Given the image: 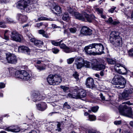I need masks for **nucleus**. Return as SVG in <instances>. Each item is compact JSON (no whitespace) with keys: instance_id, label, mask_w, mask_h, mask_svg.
<instances>
[{"instance_id":"obj_37","label":"nucleus","mask_w":133,"mask_h":133,"mask_svg":"<svg viewBox=\"0 0 133 133\" xmlns=\"http://www.w3.org/2000/svg\"><path fill=\"white\" fill-rule=\"evenodd\" d=\"M99 107L98 106L94 107L91 108V111L94 112H96L98 111Z\"/></svg>"},{"instance_id":"obj_33","label":"nucleus","mask_w":133,"mask_h":133,"mask_svg":"<svg viewBox=\"0 0 133 133\" xmlns=\"http://www.w3.org/2000/svg\"><path fill=\"white\" fill-rule=\"evenodd\" d=\"M89 120L91 121H94L96 119V117L93 115H89Z\"/></svg>"},{"instance_id":"obj_57","label":"nucleus","mask_w":133,"mask_h":133,"mask_svg":"<svg viewBox=\"0 0 133 133\" xmlns=\"http://www.w3.org/2000/svg\"><path fill=\"white\" fill-rule=\"evenodd\" d=\"M7 21L6 22V23H14L15 22L14 21L11 20L10 19H7Z\"/></svg>"},{"instance_id":"obj_9","label":"nucleus","mask_w":133,"mask_h":133,"mask_svg":"<svg viewBox=\"0 0 133 133\" xmlns=\"http://www.w3.org/2000/svg\"><path fill=\"white\" fill-rule=\"evenodd\" d=\"M11 38L12 40L17 42H20L22 37L21 35L16 31H13L11 32Z\"/></svg>"},{"instance_id":"obj_29","label":"nucleus","mask_w":133,"mask_h":133,"mask_svg":"<svg viewBox=\"0 0 133 133\" xmlns=\"http://www.w3.org/2000/svg\"><path fill=\"white\" fill-rule=\"evenodd\" d=\"M107 60L109 64L114 65L116 63L115 61L113 59L109 58H107Z\"/></svg>"},{"instance_id":"obj_15","label":"nucleus","mask_w":133,"mask_h":133,"mask_svg":"<svg viewBox=\"0 0 133 133\" xmlns=\"http://www.w3.org/2000/svg\"><path fill=\"white\" fill-rule=\"evenodd\" d=\"M81 33L84 35H90L92 34V31L89 28L84 26L82 28Z\"/></svg>"},{"instance_id":"obj_40","label":"nucleus","mask_w":133,"mask_h":133,"mask_svg":"<svg viewBox=\"0 0 133 133\" xmlns=\"http://www.w3.org/2000/svg\"><path fill=\"white\" fill-rule=\"evenodd\" d=\"M9 69V72L11 75H13L15 71V70L12 68H10Z\"/></svg>"},{"instance_id":"obj_26","label":"nucleus","mask_w":133,"mask_h":133,"mask_svg":"<svg viewBox=\"0 0 133 133\" xmlns=\"http://www.w3.org/2000/svg\"><path fill=\"white\" fill-rule=\"evenodd\" d=\"M126 93L128 95V96L130 98H131V95L132 93V91L131 89H126L124 90Z\"/></svg>"},{"instance_id":"obj_13","label":"nucleus","mask_w":133,"mask_h":133,"mask_svg":"<svg viewBox=\"0 0 133 133\" xmlns=\"http://www.w3.org/2000/svg\"><path fill=\"white\" fill-rule=\"evenodd\" d=\"M95 48L96 49V52L100 54L104 53V48L101 43H94Z\"/></svg>"},{"instance_id":"obj_36","label":"nucleus","mask_w":133,"mask_h":133,"mask_svg":"<svg viewBox=\"0 0 133 133\" xmlns=\"http://www.w3.org/2000/svg\"><path fill=\"white\" fill-rule=\"evenodd\" d=\"M128 54L129 56L133 57V48L130 49L128 51Z\"/></svg>"},{"instance_id":"obj_12","label":"nucleus","mask_w":133,"mask_h":133,"mask_svg":"<svg viewBox=\"0 0 133 133\" xmlns=\"http://www.w3.org/2000/svg\"><path fill=\"white\" fill-rule=\"evenodd\" d=\"M3 129L7 131L16 132H18L20 131L19 128L14 125H12L9 127H4Z\"/></svg>"},{"instance_id":"obj_55","label":"nucleus","mask_w":133,"mask_h":133,"mask_svg":"<svg viewBox=\"0 0 133 133\" xmlns=\"http://www.w3.org/2000/svg\"><path fill=\"white\" fill-rule=\"evenodd\" d=\"M116 8V7H114L112 8H111L110 10H109L108 11L109 12H110L111 13H113L114 12V10Z\"/></svg>"},{"instance_id":"obj_31","label":"nucleus","mask_w":133,"mask_h":133,"mask_svg":"<svg viewBox=\"0 0 133 133\" xmlns=\"http://www.w3.org/2000/svg\"><path fill=\"white\" fill-rule=\"evenodd\" d=\"M72 76L77 81H78L79 80V75L78 74L77 72L75 71L72 74Z\"/></svg>"},{"instance_id":"obj_49","label":"nucleus","mask_w":133,"mask_h":133,"mask_svg":"<svg viewBox=\"0 0 133 133\" xmlns=\"http://www.w3.org/2000/svg\"><path fill=\"white\" fill-rule=\"evenodd\" d=\"M6 26L5 24L3 22H0V27L2 28H5Z\"/></svg>"},{"instance_id":"obj_46","label":"nucleus","mask_w":133,"mask_h":133,"mask_svg":"<svg viewBox=\"0 0 133 133\" xmlns=\"http://www.w3.org/2000/svg\"><path fill=\"white\" fill-rule=\"evenodd\" d=\"M52 52L54 54H57L59 52V50L56 48H54L52 50Z\"/></svg>"},{"instance_id":"obj_38","label":"nucleus","mask_w":133,"mask_h":133,"mask_svg":"<svg viewBox=\"0 0 133 133\" xmlns=\"http://www.w3.org/2000/svg\"><path fill=\"white\" fill-rule=\"evenodd\" d=\"M83 65H85L87 67L90 66V63L87 61H84L83 60Z\"/></svg>"},{"instance_id":"obj_28","label":"nucleus","mask_w":133,"mask_h":133,"mask_svg":"<svg viewBox=\"0 0 133 133\" xmlns=\"http://www.w3.org/2000/svg\"><path fill=\"white\" fill-rule=\"evenodd\" d=\"M70 18L69 15L68 13L67 12H65L63 15L62 19L64 21H66L69 20Z\"/></svg>"},{"instance_id":"obj_1","label":"nucleus","mask_w":133,"mask_h":133,"mask_svg":"<svg viewBox=\"0 0 133 133\" xmlns=\"http://www.w3.org/2000/svg\"><path fill=\"white\" fill-rule=\"evenodd\" d=\"M72 90L71 93L68 94L67 97L81 99L87 96V92L85 90L77 87L73 88Z\"/></svg>"},{"instance_id":"obj_43","label":"nucleus","mask_w":133,"mask_h":133,"mask_svg":"<svg viewBox=\"0 0 133 133\" xmlns=\"http://www.w3.org/2000/svg\"><path fill=\"white\" fill-rule=\"evenodd\" d=\"M121 66H122L120 64H116L114 66V68L115 70L117 71V69H119L120 68Z\"/></svg>"},{"instance_id":"obj_7","label":"nucleus","mask_w":133,"mask_h":133,"mask_svg":"<svg viewBox=\"0 0 133 133\" xmlns=\"http://www.w3.org/2000/svg\"><path fill=\"white\" fill-rule=\"evenodd\" d=\"M94 64H92V68L95 70H99L105 68V65L104 64H99L98 62L96 59L94 60Z\"/></svg>"},{"instance_id":"obj_5","label":"nucleus","mask_w":133,"mask_h":133,"mask_svg":"<svg viewBox=\"0 0 133 133\" xmlns=\"http://www.w3.org/2000/svg\"><path fill=\"white\" fill-rule=\"evenodd\" d=\"M47 82L49 84L55 85L58 84L61 82L62 78L59 74L50 75L47 77Z\"/></svg>"},{"instance_id":"obj_58","label":"nucleus","mask_w":133,"mask_h":133,"mask_svg":"<svg viewBox=\"0 0 133 133\" xmlns=\"http://www.w3.org/2000/svg\"><path fill=\"white\" fill-rule=\"evenodd\" d=\"M108 21L110 23L112 24L114 21L113 20L112 18L110 17L108 19Z\"/></svg>"},{"instance_id":"obj_25","label":"nucleus","mask_w":133,"mask_h":133,"mask_svg":"<svg viewBox=\"0 0 133 133\" xmlns=\"http://www.w3.org/2000/svg\"><path fill=\"white\" fill-rule=\"evenodd\" d=\"M51 10L54 13H55L56 14H59L62 11L60 7L57 5L55 6L54 9H53V10Z\"/></svg>"},{"instance_id":"obj_2","label":"nucleus","mask_w":133,"mask_h":133,"mask_svg":"<svg viewBox=\"0 0 133 133\" xmlns=\"http://www.w3.org/2000/svg\"><path fill=\"white\" fill-rule=\"evenodd\" d=\"M120 33L118 31H113L110 35L109 41L111 43L116 46H120L122 41L120 36Z\"/></svg>"},{"instance_id":"obj_4","label":"nucleus","mask_w":133,"mask_h":133,"mask_svg":"<svg viewBox=\"0 0 133 133\" xmlns=\"http://www.w3.org/2000/svg\"><path fill=\"white\" fill-rule=\"evenodd\" d=\"M111 83L115 85H119V88H122L125 87L126 81L125 78L121 75H116L111 81Z\"/></svg>"},{"instance_id":"obj_17","label":"nucleus","mask_w":133,"mask_h":133,"mask_svg":"<svg viewBox=\"0 0 133 133\" xmlns=\"http://www.w3.org/2000/svg\"><path fill=\"white\" fill-rule=\"evenodd\" d=\"M21 73L22 76L21 78V79L24 81H28L30 79L31 75L27 72L25 70H22Z\"/></svg>"},{"instance_id":"obj_56","label":"nucleus","mask_w":133,"mask_h":133,"mask_svg":"<svg viewBox=\"0 0 133 133\" xmlns=\"http://www.w3.org/2000/svg\"><path fill=\"white\" fill-rule=\"evenodd\" d=\"M100 96L101 98L103 101H104L105 100V97L104 96H103V94L102 93H101L100 94Z\"/></svg>"},{"instance_id":"obj_54","label":"nucleus","mask_w":133,"mask_h":133,"mask_svg":"<svg viewBox=\"0 0 133 133\" xmlns=\"http://www.w3.org/2000/svg\"><path fill=\"white\" fill-rule=\"evenodd\" d=\"M36 67L39 70V71H41L42 70V68L41 66L38 65H35Z\"/></svg>"},{"instance_id":"obj_44","label":"nucleus","mask_w":133,"mask_h":133,"mask_svg":"<svg viewBox=\"0 0 133 133\" xmlns=\"http://www.w3.org/2000/svg\"><path fill=\"white\" fill-rule=\"evenodd\" d=\"M64 50L65 52L67 53H70L72 51L71 50L70 48L67 47H66L64 49Z\"/></svg>"},{"instance_id":"obj_30","label":"nucleus","mask_w":133,"mask_h":133,"mask_svg":"<svg viewBox=\"0 0 133 133\" xmlns=\"http://www.w3.org/2000/svg\"><path fill=\"white\" fill-rule=\"evenodd\" d=\"M95 10L98 14H100L101 15L103 12V10L101 8H95Z\"/></svg>"},{"instance_id":"obj_42","label":"nucleus","mask_w":133,"mask_h":133,"mask_svg":"<svg viewBox=\"0 0 133 133\" xmlns=\"http://www.w3.org/2000/svg\"><path fill=\"white\" fill-rule=\"evenodd\" d=\"M42 35L46 38H48L49 36L47 33L43 30H42Z\"/></svg>"},{"instance_id":"obj_14","label":"nucleus","mask_w":133,"mask_h":133,"mask_svg":"<svg viewBox=\"0 0 133 133\" xmlns=\"http://www.w3.org/2000/svg\"><path fill=\"white\" fill-rule=\"evenodd\" d=\"M94 46V43H93L86 46L84 48V50L86 54L89 55H93L94 52L92 49L95 48Z\"/></svg>"},{"instance_id":"obj_32","label":"nucleus","mask_w":133,"mask_h":133,"mask_svg":"<svg viewBox=\"0 0 133 133\" xmlns=\"http://www.w3.org/2000/svg\"><path fill=\"white\" fill-rule=\"evenodd\" d=\"M51 41L52 45L55 46H57L60 44V43L62 41V40L60 42H56L54 40H52Z\"/></svg>"},{"instance_id":"obj_35","label":"nucleus","mask_w":133,"mask_h":133,"mask_svg":"<svg viewBox=\"0 0 133 133\" xmlns=\"http://www.w3.org/2000/svg\"><path fill=\"white\" fill-rule=\"evenodd\" d=\"M70 32L72 34L75 33L77 30V29L75 27L70 28L69 29Z\"/></svg>"},{"instance_id":"obj_23","label":"nucleus","mask_w":133,"mask_h":133,"mask_svg":"<svg viewBox=\"0 0 133 133\" xmlns=\"http://www.w3.org/2000/svg\"><path fill=\"white\" fill-rule=\"evenodd\" d=\"M117 71L119 74H126L127 72V69L124 67L121 66L119 69H117Z\"/></svg>"},{"instance_id":"obj_62","label":"nucleus","mask_w":133,"mask_h":133,"mask_svg":"<svg viewBox=\"0 0 133 133\" xmlns=\"http://www.w3.org/2000/svg\"><path fill=\"white\" fill-rule=\"evenodd\" d=\"M4 39H5L6 40H8V39H9V37L8 36L5 35V34L4 35Z\"/></svg>"},{"instance_id":"obj_39","label":"nucleus","mask_w":133,"mask_h":133,"mask_svg":"<svg viewBox=\"0 0 133 133\" xmlns=\"http://www.w3.org/2000/svg\"><path fill=\"white\" fill-rule=\"evenodd\" d=\"M74 58H71L67 59V62L68 64H71L74 60Z\"/></svg>"},{"instance_id":"obj_60","label":"nucleus","mask_w":133,"mask_h":133,"mask_svg":"<svg viewBox=\"0 0 133 133\" xmlns=\"http://www.w3.org/2000/svg\"><path fill=\"white\" fill-rule=\"evenodd\" d=\"M64 34H67L68 36L70 35V33L68 32L66 30H64Z\"/></svg>"},{"instance_id":"obj_61","label":"nucleus","mask_w":133,"mask_h":133,"mask_svg":"<svg viewBox=\"0 0 133 133\" xmlns=\"http://www.w3.org/2000/svg\"><path fill=\"white\" fill-rule=\"evenodd\" d=\"M42 26V23H38L36 24V25L35 26L36 27H37L38 28H39L40 26Z\"/></svg>"},{"instance_id":"obj_50","label":"nucleus","mask_w":133,"mask_h":133,"mask_svg":"<svg viewBox=\"0 0 133 133\" xmlns=\"http://www.w3.org/2000/svg\"><path fill=\"white\" fill-rule=\"evenodd\" d=\"M5 87V84L3 83H0V88H4Z\"/></svg>"},{"instance_id":"obj_10","label":"nucleus","mask_w":133,"mask_h":133,"mask_svg":"<svg viewBox=\"0 0 133 133\" xmlns=\"http://www.w3.org/2000/svg\"><path fill=\"white\" fill-rule=\"evenodd\" d=\"M68 10L69 13L73 15H74L75 17L76 18L83 21H85V19L84 16H82L81 14L78 12L73 11L71 8L69 7Z\"/></svg>"},{"instance_id":"obj_16","label":"nucleus","mask_w":133,"mask_h":133,"mask_svg":"<svg viewBox=\"0 0 133 133\" xmlns=\"http://www.w3.org/2000/svg\"><path fill=\"white\" fill-rule=\"evenodd\" d=\"M83 59L81 58H77L75 60V64L77 69H80L83 66Z\"/></svg>"},{"instance_id":"obj_24","label":"nucleus","mask_w":133,"mask_h":133,"mask_svg":"<svg viewBox=\"0 0 133 133\" xmlns=\"http://www.w3.org/2000/svg\"><path fill=\"white\" fill-rule=\"evenodd\" d=\"M30 40L31 42H33L36 46H41L42 42L41 41L37 40L34 38H31L30 39Z\"/></svg>"},{"instance_id":"obj_52","label":"nucleus","mask_w":133,"mask_h":133,"mask_svg":"<svg viewBox=\"0 0 133 133\" xmlns=\"http://www.w3.org/2000/svg\"><path fill=\"white\" fill-rule=\"evenodd\" d=\"M121 123V121H115L114 122V123L116 125H118L120 124Z\"/></svg>"},{"instance_id":"obj_59","label":"nucleus","mask_w":133,"mask_h":133,"mask_svg":"<svg viewBox=\"0 0 133 133\" xmlns=\"http://www.w3.org/2000/svg\"><path fill=\"white\" fill-rule=\"evenodd\" d=\"M9 0H0V3L2 2L6 3L8 2Z\"/></svg>"},{"instance_id":"obj_47","label":"nucleus","mask_w":133,"mask_h":133,"mask_svg":"<svg viewBox=\"0 0 133 133\" xmlns=\"http://www.w3.org/2000/svg\"><path fill=\"white\" fill-rule=\"evenodd\" d=\"M42 111L44 110L47 108L46 104L45 103H42Z\"/></svg>"},{"instance_id":"obj_20","label":"nucleus","mask_w":133,"mask_h":133,"mask_svg":"<svg viewBox=\"0 0 133 133\" xmlns=\"http://www.w3.org/2000/svg\"><path fill=\"white\" fill-rule=\"evenodd\" d=\"M83 16L85 18V19L87 20V21L89 22H91L92 21L95 19V16L93 15H89L88 14L85 13H84L83 14Z\"/></svg>"},{"instance_id":"obj_51","label":"nucleus","mask_w":133,"mask_h":133,"mask_svg":"<svg viewBox=\"0 0 133 133\" xmlns=\"http://www.w3.org/2000/svg\"><path fill=\"white\" fill-rule=\"evenodd\" d=\"M59 45L60 47L61 48L64 49L66 47V46L64 44H60Z\"/></svg>"},{"instance_id":"obj_63","label":"nucleus","mask_w":133,"mask_h":133,"mask_svg":"<svg viewBox=\"0 0 133 133\" xmlns=\"http://www.w3.org/2000/svg\"><path fill=\"white\" fill-rule=\"evenodd\" d=\"M88 133H95V131L94 130H89L88 131Z\"/></svg>"},{"instance_id":"obj_45","label":"nucleus","mask_w":133,"mask_h":133,"mask_svg":"<svg viewBox=\"0 0 133 133\" xmlns=\"http://www.w3.org/2000/svg\"><path fill=\"white\" fill-rule=\"evenodd\" d=\"M60 88L63 89L64 92H66V91L69 89L68 87L64 86L61 85L60 86Z\"/></svg>"},{"instance_id":"obj_8","label":"nucleus","mask_w":133,"mask_h":133,"mask_svg":"<svg viewBox=\"0 0 133 133\" xmlns=\"http://www.w3.org/2000/svg\"><path fill=\"white\" fill-rule=\"evenodd\" d=\"M6 59L8 63L11 64L16 63L17 60L16 56L13 54L8 53L6 55Z\"/></svg>"},{"instance_id":"obj_48","label":"nucleus","mask_w":133,"mask_h":133,"mask_svg":"<svg viewBox=\"0 0 133 133\" xmlns=\"http://www.w3.org/2000/svg\"><path fill=\"white\" fill-rule=\"evenodd\" d=\"M61 124L59 122L57 124V129L56 130H58L59 131H61V129L60 128V127H61Z\"/></svg>"},{"instance_id":"obj_18","label":"nucleus","mask_w":133,"mask_h":133,"mask_svg":"<svg viewBox=\"0 0 133 133\" xmlns=\"http://www.w3.org/2000/svg\"><path fill=\"white\" fill-rule=\"evenodd\" d=\"M18 50L19 52H25L28 54H30V50L28 47L24 45L19 46Z\"/></svg>"},{"instance_id":"obj_64","label":"nucleus","mask_w":133,"mask_h":133,"mask_svg":"<svg viewBox=\"0 0 133 133\" xmlns=\"http://www.w3.org/2000/svg\"><path fill=\"white\" fill-rule=\"evenodd\" d=\"M130 126H131L132 127H133V121H131L130 123Z\"/></svg>"},{"instance_id":"obj_27","label":"nucleus","mask_w":133,"mask_h":133,"mask_svg":"<svg viewBox=\"0 0 133 133\" xmlns=\"http://www.w3.org/2000/svg\"><path fill=\"white\" fill-rule=\"evenodd\" d=\"M15 77L17 78H18L21 79V78L22 76V75L21 73V71H16L15 73Z\"/></svg>"},{"instance_id":"obj_11","label":"nucleus","mask_w":133,"mask_h":133,"mask_svg":"<svg viewBox=\"0 0 133 133\" xmlns=\"http://www.w3.org/2000/svg\"><path fill=\"white\" fill-rule=\"evenodd\" d=\"M32 97L33 98V101L35 102L41 101L42 100L41 94L39 91L38 90L33 93Z\"/></svg>"},{"instance_id":"obj_22","label":"nucleus","mask_w":133,"mask_h":133,"mask_svg":"<svg viewBox=\"0 0 133 133\" xmlns=\"http://www.w3.org/2000/svg\"><path fill=\"white\" fill-rule=\"evenodd\" d=\"M119 98L121 99H125L126 100H128L130 99L128 96V95L125 92L124 90L121 94L119 95Z\"/></svg>"},{"instance_id":"obj_21","label":"nucleus","mask_w":133,"mask_h":133,"mask_svg":"<svg viewBox=\"0 0 133 133\" xmlns=\"http://www.w3.org/2000/svg\"><path fill=\"white\" fill-rule=\"evenodd\" d=\"M17 19L22 23L25 22L27 19V17L26 16L20 14H17Z\"/></svg>"},{"instance_id":"obj_6","label":"nucleus","mask_w":133,"mask_h":133,"mask_svg":"<svg viewBox=\"0 0 133 133\" xmlns=\"http://www.w3.org/2000/svg\"><path fill=\"white\" fill-rule=\"evenodd\" d=\"M30 1L29 0H21L18 1L16 4V7L21 10L26 9L27 12H30V9H32L31 6L28 7L30 5Z\"/></svg>"},{"instance_id":"obj_34","label":"nucleus","mask_w":133,"mask_h":133,"mask_svg":"<svg viewBox=\"0 0 133 133\" xmlns=\"http://www.w3.org/2000/svg\"><path fill=\"white\" fill-rule=\"evenodd\" d=\"M42 102H40L39 103L36 104L37 109L40 110H42Z\"/></svg>"},{"instance_id":"obj_3","label":"nucleus","mask_w":133,"mask_h":133,"mask_svg":"<svg viewBox=\"0 0 133 133\" xmlns=\"http://www.w3.org/2000/svg\"><path fill=\"white\" fill-rule=\"evenodd\" d=\"M115 107L118 109L121 115L133 119V114L131 108L128 107L126 105L122 104L118 106L116 105Z\"/></svg>"},{"instance_id":"obj_53","label":"nucleus","mask_w":133,"mask_h":133,"mask_svg":"<svg viewBox=\"0 0 133 133\" xmlns=\"http://www.w3.org/2000/svg\"><path fill=\"white\" fill-rule=\"evenodd\" d=\"M120 23V22L118 21H113L112 24L113 25H116Z\"/></svg>"},{"instance_id":"obj_41","label":"nucleus","mask_w":133,"mask_h":133,"mask_svg":"<svg viewBox=\"0 0 133 133\" xmlns=\"http://www.w3.org/2000/svg\"><path fill=\"white\" fill-rule=\"evenodd\" d=\"M70 106L67 104V103H64L63 105V108L66 109H70Z\"/></svg>"},{"instance_id":"obj_19","label":"nucleus","mask_w":133,"mask_h":133,"mask_svg":"<svg viewBox=\"0 0 133 133\" xmlns=\"http://www.w3.org/2000/svg\"><path fill=\"white\" fill-rule=\"evenodd\" d=\"M86 85L87 87L92 88L94 87L93 79L91 78H88L87 79Z\"/></svg>"}]
</instances>
